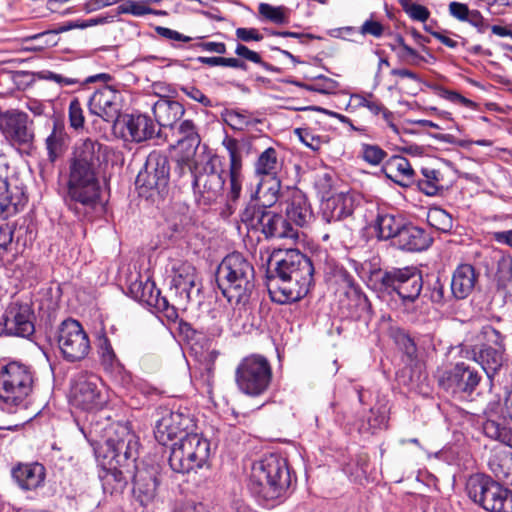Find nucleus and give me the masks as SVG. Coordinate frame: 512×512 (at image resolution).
Wrapping results in <instances>:
<instances>
[{
    "instance_id": "obj_1",
    "label": "nucleus",
    "mask_w": 512,
    "mask_h": 512,
    "mask_svg": "<svg viewBox=\"0 0 512 512\" xmlns=\"http://www.w3.org/2000/svg\"><path fill=\"white\" fill-rule=\"evenodd\" d=\"M255 270L247 258H223L215 273L223 296L234 306L231 321L242 325L243 314L250 313V300L254 291Z\"/></svg>"
},
{
    "instance_id": "obj_2",
    "label": "nucleus",
    "mask_w": 512,
    "mask_h": 512,
    "mask_svg": "<svg viewBox=\"0 0 512 512\" xmlns=\"http://www.w3.org/2000/svg\"><path fill=\"white\" fill-rule=\"evenodd\" d=\"M292 484L287 460L271 453L255 461L251 468L248 489L264 507H274L286 498Z\"/></svg>"
},
{
    "instance_id": "obj_3",
    "label": "nucleus",
    "mask_w": 512,
    "mask_h": 512,
    "mask_svg": "<svg viewBox=\"0 0 512 512\" xmlns=\"http://www.w3.org/2000/svg\"><path fill=\"white\" fill-rule=\"evenodd\" d=\"M35 372L30 365L10 361L0 365V401L9 413L26 407V400L34 385Z\"/></svg>"
},
{
    "instance_id": "obj_4",
    "label": "nucleus",
    "mask_w": 512,
    "mask_h": 512,
    "mask_svg": "<svg viewBox=\"0 0 512 512\" xmlns=\"http://www.w3.org/2000/svg\"><path fill=\"white\" fill-rule=\"evenodd\" d=\"M272 375V367L268 359L260 354H251L244 357L237 365L235 383L243 394L258 397L268 390Z\"/></svg>"
},
{
    "instance_id": "obj_5",
    "label": "nucleus",
    "mask_w": 512,
    "mask_h": 512,
    "mask_svg": "<svg viewBox=\"0 0 512 512\" xmlns=\"http://www.w3.org/2000/svg\"><path fill=\"white\" fill-rule=\"evenodd\" d=\"M210 456V442L197 433L186 434L171 447L169 465L176 473L202 468Z\"/></svg>"
},
{
    "instance_id": "obj_6",
    "label": "nucleus",
    "mask_w": 512,
    "mask_h": 512,
    "mask_svg": "<svg viewBox=\"0 0 512 512\" xmlns=\"http://www.w3.org/2000/svg\"><path fill=\"white\" fill-rule=\"evenodd\" d=\"M478 339L481 344L473 347V359L481 365L487 377L492 379L505 362L504 337L491 325H485L478 334Z\"/></svg>"
},
{
    "instance_id": "obj_7",
    "label": "nucleus",
    "mask_w": 512,
    "mask_h": 512,
    "mask_svg": "<svg viewBox=\"0 0 512 512\" xmlns=\"http://www.w3.org/2000/svg\"><path fill=\"white\" fill-rule=\"evenodd\" d=\"M372 277L380 281L382 287L395 292L403 302H414L423 288L421 272L416 267H405L381 272L380 269L370 271Z\"/></svg>"
},
{
    "instance_id": "obj_8",
    "label": "nucleus",
    "mask_w": 512,
    "mask_h": 512,
    "mask_svg": "<svg viewBox=\"0 0 512 512\" xmlns=\"http://www.w3.org/2000/svg\"><path fill=\"white\" fill-rule=\"evenodd\" d=\"M128 284V295L143 306L154 309L163 314L168 321L176 322L178 312L174 305H170L166 297L161 296L160 290L149 276L136 273L131 274Z\"/></svg>"
},
{
    "instance_id": "obj_9",
    "label": "nucleus",
    "mask_w": 512,
    "mask_h": 512,
    "mask_svg": "<svg viewBox=\"0 0 512 512\" xmlns=\"http://www.w3.org/2000/svg\"><path fill=\"white\" fill-rule=\"evenodd\" d=\"M73 404L86 411L99 410L107 403L103 383L96 374L87 371L75 373L70 381Z\"/></svg>"
},
{
    "instance_id": "obj_10",
    "label": "nucleus",
    "mask_w": 512,
    "mask_h": 512,
    "mask_svg": "<svg viewBox=\"0 0 512 512\" xmlns=\"http://www.w3.org/2000/svg\"><path fill=\"white\" fill-rule=\"evenodd\" d=\"M482 375L466 362H457L438 375V385L445 392L459 399L470 397L479 386Z\"/></svg>"
},
{
    "instance_id": "obj_11",
    "label": "nucleus",
    "mask_w": 512,
    "mask_h": 512,
    "mask_svg": "<svg viewBox=\"0 0 512 512\" xmlns=\"http://www.w3.org/2000/svg\"><path fill=\"white\" fill-rule=\"evenodd\" d=\"M0 132L13 147L30 149L35 140L33 121L18 109H0Z\"/></svg>"
},
{
    "instance_id": "obj_12",
    "label": "nucleus",
    "mask_w": 512,
    "mask_h": 512,
    "mask_svg": "<svg viewBox=\"0 0 512 512\" xmlns=\"http://www.w3.org/2000/svg\"><path fill=\"white\" fill-rule=\"evenodd\" d=\"M56 339L63 358L68 362L81 361L90 351L89 337L77 320H64L58 327Z\"/></svg>"
},
{
    "instance_id": "obj_13",
    "label": "nucleus",
    "mask_w": 512,
    "mask_h": 512,
    "mask_svg": "<svg viewBox=\"0 0 512 512\" xmlns=\"http://www.w3.org/2000/svg\"><path fill=\"white\" fill-rule=\"evenodd\" d=\"M98 169L73 162L70 163L68 195L76 202L91 205L99 198Z\"/></svg>"
},
{
    "instance_id": "obj_14",
    "label": "nucleus",
    "mask_w": 512,
    "mask_h": 512,
    "mask_svg": "<svg viewBox=\"0 0 512 512\" xmlns=\"http://www.w3.org/2000/svg\"><path fill=\"white\" fill-rule=\"evenodd\" d=\"M106 455L109 464L119 467L135 468L138 457V439L126 425H116L114 434L106 440Z\"/></svg>"
},
{
    "instance_id": "obj_15",
    "label": "nucleus",
    "mask_w": 512,
    "mask_h": 512,
    "mask_svg": "<svg viewBox=\"0 0 512 512\" xmlns=\"http://www.w3.org/2000/svg\"><path fill=\"white\" fill-rule=\"evenodd\" d=\"M314 264L311 258H281L276 262L275 268L269 270V281L273 283L277 279L293 280L299 284V297L305 291H310L314 284Z\"/></svg>"
},
{
    "instance_id": "obj_16",
    "label": "nucleus",
    "mask_w": 512,
    "mask_h": 512,
    "mask_svg": "<svg viewBox=\"0 0 512 512\" xmlns=\"http://www.w3.org/2000/svg\"><path fill=\"white\" fill-rule=\"evenodd\" d=\"M35 314L27 303L12 302L6 308L0 323V335L29 338L35 332Z\"/></svg>"
},
{
    "instance_id": "obj_17",
    "label": "nucleus",
    "mask_w": 512,
    "mask_h": 512,
    "mask_svg": "<svg viewBox=\"0 0 512 512\" xmlns=\"http://www.w3.org/2000/svg\"><path fill=\"white\" fill-rule=\"evenodd\" d=\"M158 414L160 418L156 421L154 436L156 441L163 446L175 438L180 439L189 434L188 430L194 426L193 419L187 412L161 408Z\"/></svg>"
},
{
    "instance_id": "obj_18",
    "label": "nucleus",
    "mask_w": 512,
    "mask_h": 512,
    "mask_svg": "<svg viewBox=\"0 0 512 512\" xmlns=\"http://www.w3.org/2000/svg\"><path fill=\"white\" fill-rule=\"evenodd\" d=\"M505 490L498 481L484 474L472 475L466 483L468 497L489 512H494Z\"/></svg>"
},
{
    "instance_id": "obj_19",
    "label": "nucleus",
    "mask_w": 512,
    "mask_h": 512,
    "mask_svg": "<svg viewBox=\"0 0 512 512\" xmlns=\"http://www.w3.org/2000/svg\"><path fill=\"white\" fill-rule=\"evenodd\" d=\"M172 129L177 137L176 148L181 152L176 159L181 173L186 171L193 173L195 166L194 156L201 142L196 126L192 120H183L178 125L175 124Z\"/></svg>"
},
{
    "instance_id": "obj_20",
    "label": "nucleus",
    "mask_w": 512,
    "mask_h": 512,
    "mask_svg": "<svg viewBox=\"0 0 512 512\" xmlns=\"http://www.w3.org/2000/svg\"><path fill=\"white\" fill-rule=\"evenodd\" d=\"M213 161L208 162L204 172L195 175L193 181L196 200L205 206L215 203L222 196L224 189L223 171H215Z\"/></svg>"
},
{
    "instance_id": "obj_21",
    "label": "nucleus",
    "mask_w": 512,
    "mask_h": 512,
    "mask_svg": "<svg viewBox=\"0 0 512 512\" xmlns=\"http://www.w3.org/2000/svg\"><path fill=\"white\" fill-rule=\"evenodd\" d=\"M169 162L166 156L153 152L147 157L144 170L136 178V184L147 190L163 191L169 181Z\"/></svg>"
},
{
    "instance_id": "obj_22",
    "label": "nucleus",
    "mask_w": 512,
    "mask_h": 512,
    "mask_svg": "<svg viewBox=\"0 0 512 512\" xmlns=\"http://www.w3.org/2000/svg\"><path fill=\"white\" fill-rule=\"evenodd\" d=\"M88 108L91 114L108 123H114L121 114L122 95L111 86H104L90 96Z\"/></svg>"
},
{
    "instance_id": "obj_23",
    "label": "nucleus",
    "mask_w": 512,
    "mask_h": 512,
    "mask_svg": "<svg viewBox=\"0 0 512 512\" xmlns=\"http://www.w3.org/2000/svg\"><path fill=\"white\" fill-rule=\"evenodd\" d=\"M285 215L291 225L307 227L314 220V214L306 195L298 188H288L285 198Z\"/></svg>"
},
{
    "instance_id": "obj_24",
    "label": "nucleus",
    "mask_w": 512,
    "mask_h": 512,
    "mask_svg": "<svg viewBox=\"0 0 512 512\" xmlns=\"http://www.w3.org/2000/svg\"><path fill=\"white\" fill-rule=\"evenodd\" d=\"M223 146L228 152L229 156V192L228 197L232 201H236L241 194L242 190V167H243V156L242 147L239 142L232 137H226L223 142Z\"/></svg>"
},
{
    "instance_id": "obj_25",
    "label": "nucleus",
    "mask_w": 512,
    "mask_h": 512,
    "mask_svg": "<svg viewBox=\"0 0 512 512\" xmlns=\"http://www.w3.org/2000/svg\"><path fill=\"white\" fill-rule=\"evenodd\" d=\"M26 203L23 189L15 185L14 177L0 175V217H10L19 212Z\"/></svg>"
},
{
    "instance_id": "obj_26",
    "label": "nucleus",
    "mask_w": 512,
    "mask_h": 512,
    "mask_svg": "<svg viewBox=\"0 0 512 512\" xmlns=\"http://www.w3.org/2000/svg\"><path fill=\"white\" fill-rule=\"evenodd\" d=\"M11 476L21 490L33 491L43 486L46 469L39 462L18 463L11 469Z\"/></svg>"
},
{
    "instance_id": "obj_27",
    "label": "nucleus",
    "mask_w": 512,
    "mask_h": 512,
    "mask_svg": "<svg viewBox=\"0 0 512 512\" xmlns=\"http://www.w3.org/2000/svg\"><path fill=\"white\" fill-rule=\"evenodd\" d=\"M350 103L354 110L366 108L374 117H382L388 127L399 134L398 127L393 122V113L372 92L354 93L350 97Z\"/></svg>"
},
{
    "instance_id": "obj_28",
    "label": "nucleus",
    "mask_w": 512,
    "mask_h": 512,
    "mask_svg": "<svg viewBox=\"0 0 512 512\" xmlns=\"http://www.w3.org/2000/svg\"><path fill=\"white\" fill-rule=\"evenodd\" d=\"M432 237L424 229L412 224L404 225L393 245L406 252H421L432 243Z\"/></svg>"
},
{
    "instance_id": "obj_29",
    "label": "nucleus",
    "mask_w": 512,
    "mask_h": 512,
    "mask_svg": "<svg viewBox=\"0 0 512 512\" xmlns=\"http://www.w3.org/2000/svg\"><path fill=\"white\" fill-rule=\"evenodd\" d=\"M353 210V195L348 192H340L325 201L322 215L327 223H332L352 215Z\"/></svg>"
},
{
    "instance_id": "obj_30",
    "label": "nucleus",
    "mask_w": 512,
    "mask_h": 512,
    "mask_svg": "<svg viewBox=\"0 0 512 512\" xmlns=\"http://www.w3.org/2000/svg\"><path fill=\"white\" fill-rule=\"evenodd\" d=\"M105 152V146L96 140L87 138L76 145L72 161L98 169Z\"/></svg>"
},
{
    "instance_id": "obj_31",
    "label": "nucleus",
    "mask_w": 512,
    "mask_h": 512,
    "mask_svg": "<svg viewBox=\"0 0 512 512\" xmlns=\"http://www.w3.org/2000/svg\"><path fill=\"white\" fill-rule=\"evenodd\" d=\"M385 176L401 187L414 183V170L406 157L392 156L384 165Z\"/></svg>"
},
{
    "instance_id": "obj_32",
    "label": "nucleus",
    "mask_w": 512,
    "mask_h": 512,
    "mask_svg": "<svg viewBox=\"0 0 512 512\" xmlns=\"http://www.w3.org/2000/svg\"><path fill=\"white\" fill-rule=\"evenodd\" d=\"M156 126L146 115H129L125 121L124 136L134 142L146 141L154 136Z\"/></svg>"
},
{
    "instance_id": "obj_33",
    "label": "nucleus",
    "mask_w": 512,
    "mask_h": 512,
    "mask_svg": "<svg viewBox=\"0 0 512 512\" xmlns=\"http://www.w3.org/2000/svg\"><path fill=\"white\" fill-rule=\"evenodd\" d=\"M488 466L498 482L512 486V451L494 448L489 457Z\"/></svg>"
},
{
    "instance_id": "obj_34",
    "label": "nucleus",
    "mask_w": 512,
    "mask_h": 512,
    "mask_svg": "<svg viewBox=\"0 0 512 512\" xmlns=\"http://www.w3.org/2000/svg\"><path fill=\"white\" fill-rule=\"evenodd\" d=\"M299 284L293 280L277 279L273 283L270 282L268 286L269 297L272 302L284 305L298 302L303 299L309 291H305L299 297L295 294L298 293Z\"/></svg>"
},
{
    "instance_id": "obj_35",
    "label": "nucleus",
    "mask_w": 512,
    "mask_h": 512,
    "mask_svg": "<svg viewBox=\"0 0 512 512\" xmlns=\"http://www.w3.org/2000/svg\"><path fill=\"white\" fill-rule=\"evenodd\" d=\"M157 477L149 471H138L133 478V495L142 505L147 506L156 497Z\"/></svg>"
},
{
    "instance_id": "obj_36",
    "label": "nucleus",
    "mask_w": 512,
    "mask_h": 512,
    "mask_svg": "<svg viewBox=\"0 0 512 512\" xmlns=\"http://www.w3.org/2000/svg\"><path fill=\"white\" fill-rule=\"evenodd\" d=\"M259 226L267 237L286 238L296 235L295 230L281 215L271 211L261 213L258 218Z\"/></svg>"
},
{
    "instance_id": "obj_37",
    "label": "nucleus",
    "mask_w": 512,
    "mask_h": 512,
    "mask_svg": "<svg viewBox=\"0 0 512 512\" xmlns=\"http://www.w3.org/2000/svg\"><path fill=\"white\" fill-rule=\"evenodd\" d=\"M132 474H134L133 468L110 465L100 476L104 492L110 495L122 493L128 484V477Z\"/></svg>"
},
{
    "instance_id": "obj_38",
    "label": "nucleus",
    "mask_w": 512,
    "mask_h": 512,
    "mask_svg": "<svg viewBox=\"0 0 512 512\" xmlns=\"http://www.w3.org/2000/svg\"><path fill=\"white\" fill-rule=\"evenodd\" d=\"M476 283L475 269L470 264H461L455 270L451 281V292L457 299H465Z\"/></svg>"
},
{
    "instance_id": "obj_39",
    "label": "nucleus",
    "mask_w": 512,
    "mask_h": 512,
    "mask_svg": "<svg viewBox=\"0 0 512 512\" xmlns=\"http://www.w3.org/2000/svg\"><path fill=\"white\" fill-rule=\"evenodd\" d=\"M153 114L162 127L172 128L185 113L184 106L178 101L159 99L153 105Z\"/></svg>"
},
{
    "instance_id": "obj_40",
    "label": "nucleus",
    "mask_w": 512,
    "mask_h": 512,
    "mask_svg": "<svg viewBox=\"0 0 512 512\" xmlns=\"http://www.w3.org/2000/svg\"><path fill=\"white\" fill-rule=\"evenodd\" d=\"M280 167L277 151L273 147H269L258 156L255 162V173L258 176L275 177Z\"/></svg>"
},
{
    "instance_id": "obj_41",
    "label": "nucleus",
    "mask_w": 512,
    "mask_h": 512,
    "mask_svg": "<svg viewBox=\"0 0 512 512\" xmlns=\"http://www.w3.org/2000/svg\"><path fill=\"white\" fill-rule=\"evenodd\" d=\"M403 227L402 219L392 214L378 215L376 220V230L378 231L379 238L392 239V242L399 232L402 231Z\"/></svg>"
},
{
    "instance_id": "obj_42",
    "label": "nucleus",
    "mask_w": 512,
    "mask_h": 512,
    "mask_svg": "<svg viewBox=\"0 0 512 512\" xmlns=\"http://www.w3.org/2000/svg\"><path fill=\"white\" fill-rule=\"evenodd\" d=\"M280 188L281 182L277 176L270 177L267 183L260 181L257 184V189L251 197L262 199L263 206L270 207L278 200Z\"/></svg>"
},
{
    "instance_id": "obj_43",
    "label": "nucleus",
    "mask_w": 512,
    "mask_h": 512,
    "mask_svg": "<svg viewBox=\"0 0 512 512\" xmlns=\"http://www.w3.org/2000/svg\"><path fill=\"white\" fill-rule=\"evenodd\" d=\"M423 178L418 180L419 189L426 195H436L443 188V175L433 168L422 169Z\"/></svg>"
},
{
    "instance_id": "obj_44",
    "label": "nucleus",
    "mask_w": 512,
    "mask_h": 512,
    "mask_svg": "<svg viewBox=\"0 0 512 512\" xmlns=\"http://www.w3.org/2000/svg\"><path fill=\"white\" fill-rule=\"evenodd\" d=\"M67 135L64 128L54 123L51 134L46 139V148L49 159L53 162L60 156L66 147Z\"/></svg>"
},
{
    "instance_id": "obj_45",
    "label": "nucleus",
    "mask_w": 512,
    "mask_h": 512,
    "mask_svg": "<svg viewBox=\"0 0 512 512\" xmlns=\"http://www.w3.org/2000/svg\"><path fill=\"white\" fill-rule=\"evenodd\" d=\"M483 433L488 438L497 440L508 447L512 444V428L495 420L488 419L483 423Z\"/></svg>"
},
{
    "instance_id": "obj_46",
    "label": "nucleus",
    "mask_w": 512,
    "mask_h": 512,
    "mask_svg": "<svg viewBox=\"0 0 512 512\" xmlns=\"http://www.w3.org/2000/svg\"><path fill=\"white\" fill-rule=\"evenodd\" d=\"M294 133L306 147L313 151H319L331 140L328 134H319L310 128H297Z\"/></svg>"
},
{
    "instance_id": "obj_47",
    "label": "nucleus",
    "mask_w": 512,
    "mask_h": 512,
    "mask_svg": "<svg viewBox=\"0 0 512 512\" xmlns=\"http://www.w3.org/2000/svg\"><path fill=\"white\" fill-rule=\"evenodd\" d=\"M172 288L180 298V301L186 304L199 297L201 292V282L197 276L195 279L186 280Z\"/></svg>"
},
{
    "instance_id": "obj_48",
    "label": "nucleus",
    "mask_w": 512,
    "mask_h": 512,
    "mask_svg": "<svg viewBox=\"0 0 512 512\" xmlns=\"http://www.w3.org/2000/svg\"><path fill=\"white\" fill-rule=\"evenodd\" d=\"M98 353L105 369L116 370L122 367L107 337L100 340Z\"/></svg>"
},
{
    "instance_id": "obj_49",
    "label": "nucleus",
    "mask_w": 512,
    "mask_h": 512,
    "mask_svg": "<svg viewBox=\"0 0 512 512\" xmlns=\"http://www.w3.org/2000/svg\"><path fill=\"white\" fill-rule=\"evenodd\" d=\"M358 157L371 166H378L387 157V152L378 145L363 143Z\"/></svg>"
},
{
    "instance_id": "obj_50",
    "label": "nucleus",
    "mask_w": 512,
    "mask_h": 512,
    "mask_svg": "<svg viewBox=\"0 0 512 512\" xmlns=\"http://www.w3.org/2000/svg\"><path fill=\"white\" fill-rule=\"evenodd\" d=\"M179 263H173V277H172V286L174 287L186 280L195 279L197 277L195 267L188 261H178Z\"/></svg>"
},
{
    "instance_id": "obj_51",
    "label": "nucleus",
    "mask_w": 512,
    "mask_h": 512,
    "mask_svg": "<svg viewBox=\"0 0 512 512\" xmlns=\"http://www.w3.org/2000/svg\"><path fill=\"white\" fill-rule=\"evenodd\" d=\"M259 13L267 20L276 24H285L288 22L287 8L283 6H272L268 3H260Z\"/></svg>"
},
{
    "instance_id": "obj_52",
    "label": "nucleus",
    "mask_w": 512,
    "mask_h": 512,
    "mask_svg": "<svg viewBox=\"0 0 512 512\" xmlns=\"http://www.w3.org/2000/svg\"><path fill=\"white\" fill-rule=\"evenodd\" d=\"M387 422V417L380 409L371 408L370 416L367 418V423L362 422L358 431L360 433L373 434L377 429L382 428Z\"/></svg>"
},
{
    "instance_id": "obj_53",
    "label": "nucleus",
    "mask_w": 512,
    "mask_h": 512,
    "mask_svg": "<svg viewBox=\"0 0 512 512\" xmlns=\"http://www.w3.org/2000/svg\"><path fill=\"white\" fill-rule=\"evenodd\" d=\"M429 224L442 232H448L452 228V217L441 208H434L428 212Z\"/></svg>"
},
{
    "instance_id": "obj_54",
    "label": "nucleus",
    "mask_w": 512,
    "mask_h": 512,
    "mask_svg": "<svg viewBox=\"0 0 512 512\" xmlns=\"http://www.w3.org/2000/svg\"><path fill=\"white\" fill-rule=\"evenodd\" d=\"M392 336L397 346L410 359H413L417 356V346L408 333H406L403 329H396L393 331Z\"/></svg>"
},
{
    "instance_id": "obj_55",
    "label": "nucleus",
    "mask_w": 512,
    "mask_h": 512,
    "mask_svg": "<svg viewBox=\"0 0 512 512\" xmlns=\"http://www.w3.org/2000/svg\"><path fill=\"white\" fill-rule=\"evenodd\" d=\"M295 233L296 235L294 236L286 237V239H289L291 243L285 244L284 248H280L279 251L293 253L295 256H307L305 245H308V237L305 234L299 235L297 231H295Z\"/></svg>"
},
{
    "instance_id": "obj_56",
    "label": "nucleus",
    "mask_w": 512,
    "mask_h": 512,
    "mask_svg": "<svg viewBox=\"0 0 512 512\" xmlns=\"http://www.w3.org/2000/svg\"><path fill=\"white\" fill-rule=\"evenodd\" d=\"M495 276L498 287L506 289L512 281V258H499Z\"/></svg>"
},
{
    "instance_id": "obj_57",
    "label": "nucleus",
    "mask_w": 512,
    "mask_h": 512,
    "mask_svg": "<svg viewBox=\"0 0 512 512\" xmlns=\"http://www.w3.org/2000/svg\"><path fill=\"white\" fill-rule=\"evenodd\" d=\"M170 512H212L210 507L193 499H184L175 501Z\"/></svg>"
},
{
    "instance_id": "obj_58",
    "label": "nucleus",
    "mask_w": 512,
    "mask_h": 512,
    "mask_svg": "<svg viewBox=\"0 0 512 512\" xmlns=\"http://www.w3.org/2000/svg\"><path fill=\"white\" fill-rule=\"evenodd\" d=\"M390 48L396 53L398 59L405 64L419 65L422 61H424V57L410 46L397 48L395 45H390Z\"/></svg>"
},
{
    "instance_id": "obj_59",
    "label": "nucleus",
    "mask_w": 512,
    "mask_h": 512,
    "mask_svg": "<svg viewBox=\"0 0 512 512\" xmlns=\"http://www.w3.org/2000/svg\"><path fill=\"white\" fill-rule=\"evenodd\" d=\"M68 116L69 123L72 128L76 130L83 128L85 123V117L80 101L77 98L71 100L69 104Z\"/></svg>"
},
{
    "instance_id": "obj_60",
    "label": "nucleus",
    "mask_w": 512,
    "mask_h": 512,
    "mask_svg": "<svg viewBox=\"0 0 512 512\" xmlns=\"http://www.w3.org/2000/svg\"><path fill=\"white\" fill-rule=\"evenodd\" d=\"M225 121L230 127L237 130H243L252 123L247 114L236 110L228 111L225 115Z\"/></svg>"
},
{
    "instance_id": "obj_61",
    "label": "nucleus",
    "mask_w": 512,
    "mask_h": 512,
    "mask_svg": "<svg viewBox=\"0 0 512 512\" xmlns=\"http://www.w3.org/2000/svg\"><path fill=\"white\" fill-rule=\"evenodd\" d=\"M198 62L214 67L224 66L231 68H244V63L237 58H224V57H198Z\"/></svg>"
},
{
    "instance_id": "obj_62",
    "label": "nucleus",
    "mask_w": 512,
    "mask_h": 512,
    "mask_svg": "<svg viewBox=\"0 0 512 512\" xmlns=\"http://www.w3.org/2000/svg\"><path fill=\"white\" fill-rule=\"evenodd\" d=\"M385 31L384 25L370 17L369 19L365 20L363 24L359 28V33L362 36L371 35L375 38H380L383 36Z\"/></svg>"
},
{
    "instance_id": "obj_63",
    "label": "nucleus",
    "mask_w": 512,
    "mask_h": 512,
    "mask_svg": "<svg viewBox=\"0 0 512 512\" xmlns=\"http://www.w3.org/2000/svg\"><path fill=\"white\" fill-rule=\"evenodd\" d=\"M180 91L184 93L190 99L202 104L204 107H211L212 101L196 86L186 85L180 88Z\"/></svg>"
},
{
    "instance_id": "obj_64",
    "label": "nucleus",
    "mask_w": 512,
    "mask_h": 512,
    "mask_svg": "<svg viewBox=\"0 0 512 512\" xmlns=\"http://www.w3.org/2000/svg\"><path fill=\"white\" fill-rule=\"evenodd\" d=\"M404 10L410 18L421 22H425L430 16L429 10L425 6L417 3L406 4Z\"/></svg>"
}]
</instances>
